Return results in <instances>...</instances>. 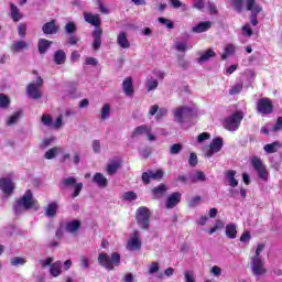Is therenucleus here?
<instances>
[{"label": "nucleus", "mask_w": 282, "mask_h": 282, "mask_svg": "<svg viewBox=\"0 0 282 282\" xmlns=\"http://www.w3.org/2000/svg\"><path fill=\"white\" fill-rule=\"evenodd\" d=\"M98 264L101 265V268H105V270H108L109 272L115 270V265H120V253L113 252L111 253V258L109 254L105 252H100L97 258Z\"/></svg>", "instance_id": "f257e3e1"}, {"label": "nucleus", "mask_w": 282, "mask_h": 282, "mask_svg": "<svg viewBox=\"0 0 282 282\" xmlns=\"http://www.w3.org/2000/svg\"><path fill=\"white\" fill-rule=\"evenodd\" d=\"M21 208H23V210H30V208H34V210L39 209V204L32 198V191H26L22 198L18 200L14 207L15 213H21Z\"/></svg>", "instance_id": "f03ea898"}, {"label": "nucleus", "mask_w": 282, "mask_h": 282, "mask_svg": "<svg viewBox=\"0 0 282 282\" xmlns=\"http://www.w3.org/2000/svg\"><path fill=\"white\" fill-rule=\"evenodd\" d=\"M151 212L149 208L142 206L137 209L135 220L141 230H149Z\"/></svg>", "instance_id": "7ed1b4c3"}, {"label": "nucleus", "mask_w": 282, "mask_h": 282, "mask_svg": "<svg viewBox=\"0 0 282 282\" xmlns=\"http://www.w3.org/2000/svg\"><path fill=\"white\" fill-rule=\"evenodd\" d=\"M242 120H243V113L236 112L224 120L223 127L227 129V131H237Z\"/></svg>", "instance_id": "20e7f679"}, {"label": "nucleus", "mask_w": 282, "mask_h": 282, "mask_svg": "<svg viewBox=\"0 0 282 282\" xmlns=\"http://www.w3.org/2000/svg\"><path fill=\"white\" fill-rule=\"evenodd\" d=\"M43 87V78L37 77L36 83H31L26 87V93L30 98L33 100H39V98H42L43 93H41V88Z\"/></svg>", "instance_id": "39448f33"}, {"label": "nucleus", "mask_w": 282, "mask_h": 282, "mask_svg": "<svg viewBox=\"0 0 282 282\" xmlns=\"http://www.w3.org/2000/svg\"><path fill=\"white\" fill-rule=\"evenodd\" d=\"M221 149H224V139L215 138L209 147L204 148L203 153L205 158H213V155H215V153H219Z\"/></svg>", "instance_id": "423d86ee"}, {"label": "nucleus", "mask_w": 282, "mask_h": 282, "mask_svg": "<svg viewBox=\"0 0 282 282\" xmlns=\"http://www.w3.org/2000/svg\"><path fill=\"white\" fill-rule=\"evenodd\" d=\"M174 121L182 124V122L188 120L193 116V108L182 106L173 110Z\"/></svg>", "instance_id": "0eeeda50"}, {"label": "nucleus", "mask_w": 282, "mask_h": 282, "mask_svg": "<svg viewBox=\"0 0 282 282\" xmlns=\"http://www.w3.org/2000/svg\"><path fill=\"white\" fill-rule=\"evenodd\" d=\"M62 184L65 188L69 186L74 187V192L72 194L73 199H75V197H78V195H80V191H83V183H77L76 177L74 176L63 178Z\"/></svg>", "instance_id": "6e6552de"}, {"label": "nucleus", "mask_w": 282, "mask_h": 282, "mask_svg": "<svg viewBox=\"0 0 282 282\" xmlns=\"http://www.w3.org/2000/svg\"><path fill=\"white\" fill-rule=\"evenodd\" d=\"M142 248V240L140 239V231L134 230L127 242V249L130 251L140 250Z\"/></svg>", "instance_id": "1a4fd4ad"}, {"label": "nucleus", "mask_w": 282, "mask_h": 282, "mask_svg": "<svg viewBox=\"0 0 282 282\" xmlns=\"http://www.w3.org/2000/svg\"><path fill=\"white\" fill-rule=\"evenodd\" d=\"M251 164L254 171H257L260 180H268V171L265 170V165L263 164V161H261V159H259L258 156H252Z\"/></svg>", "instance_id": "9d476101"}, {"label": "nucleus", "mask_w": 282, "mask_h": 282, "mask_svg": "<svg viewBox=\"0 0 282 282\" xmlns=\"http://www.w3.org/2000/svg\"><path fill=\"white\" fill-rule=\"evenodd\" d=\"M247 10L251 12V25H258L257 17L262 10L261 6L257 4L256 0H247Z\"/></svg>", "instance_id": "9b49d317"}, {"label": "nucleus", "mask_w": 282, "mask_h": 282, "mask_svg": "<svg viewBox=\"0 0 282 282\" xmlns=\"http://www.w3.org/2000/svg\"><path fill=\"white\" fill-rule=\"evenodd\" d=\"M252 272L256 276H261V274H265V262L261 257H253L251 263Z\"/></svg>", "instance_id": "f8f14e48"}, {"label": "nucleus", "mask_w": 282, "mask_h": 282, "mask_svg": "<svg viewBox=\"0 0 282 282\" xmlns=\"http://www.w3.org/2000/svg\"><path fill=\"white\" fill-rule=\"evenodd\" d=\"M258 113L268 115L272 113V100L270 98H261L257 102Z\"/></svg>", "instance_id": "ddd939ff"}, {"label": "nucleus", "mask_w": 282, "mask_h": 282, "mask_svg": "<svg viewBox=\"0 0 282 282\" xmlns=\"http://www.w3.org/2000/svg\"><path fill=\"white\" fill-rule=\"evenodd\" d=\"M14 182L10 178H0V191H2L3 195L10 197L12 193H14Z\"/></svg>", "instance_id": "4468645a"}, {"label": "nucleus", "mask_w": 282, "mask_h": 282, "mask_svg": "<svg viewBox=\"0 0 282 282\" xmlns=\"http://www.w3.org/2000/svg\"><path fill=\"white\" fill-rule=\"evenodd\" d=\"M164 177V171L156 170V171H150L142 174V182L144 184H149L151 180H162Z\"/></svg>", "instance_id": "2eb2a0df"}, {"label": "nucleus", "mask_w": 282, "mask_h": 282, "mask_svg": "<svg viewBox=\"0 0 282 282\" xmlns=\"http://www.w3.org/2000/svg\"><path fill=\"white\" fill-rule=\"evenodd\" d=\"M180 202H182V194H180L178 192H175L167 197L165 202V208L171 210V208H175L176 205L180 204Z\"/></svg>", "instance_id": "dca6fc26"}, {"label": "nucleus", "mask_w": 282, "mask_h": 282, "mask_svg": "<svg viewBox=\"0 0 282 282\" xmlns=\"http://www.w3.org/2000/svg\"><path fill=\"white\" fill-rule=\"evenodd\" d=\"M93 182L99 188H107V186H109V180H107V176L100 172L95 173L93 176Z\"/></svg>", "instance_id": "f3484780"}, {"label": "nucleus", "mask_w": 282, "mask_h": 282, "mask_svg": "<svg viewBox=\"0 0 282 282\" xmlns=\"http://www.w3.org/2000/svg\"><path fill=\"white\" fill-rule=\"evenodd\" d=\"M58 30H61V26L56 24L55 20H52L51 22H46L42 26V32H44L45 34H58Z\"/></svg>", "instance_id": "a211bd4d"}, {"label": "nucleus", "mask_w": 282, "mask_h": 282, "mask_svg": "<svg viewBox=\"0 0 282 282\" xmlns=\"http://www.w3.org/2000/svg\"><path fill=\"white\" fill-rule=\"evenodd\" d=\"M25 50H30V44L23 40L14 41L11 44V52H15L17 54H19Z\"/></svg>", "instance_id": "6ab92c4d"}, {"label": "nucleus", "mask_w": 282, "mask_h": 282, "mask_svg": "<svg viewBox=\"0 0 282 282\" xmlns=\"http://www.w3.org/2000/svg\"><path fill=\"white\" fill-rule=\"evenodd\" d=\"M210 28H213V22L205 21V22H200L197 25H195L194 28H192V32H194V34H202L203 32H208V30H210Z\"/></svg>", "instance_id": "aec40b11"}, {"label": "nucleus", "mask_w": 282, "mask_h": 282, "mask_svg": "<svg viewBox=\"0 0 282 282\" xmlns=\"http://www.w3.org/2000/svg\"><path fill=\"white\" fill-rule=\"evenodd\" d=\"M9 8H10V17L12 21H14V23H19V21L23 19V13H21V10L19 9V7H17L14 3H10Z\"/></svg>", "instance_id": "412c9836"}, {"label": "nucleus", "mask_w": 282, "mask_h": 282, "mask_svg": "<svg viewBox=\"0 0 282 282\" xmlns=\"http://www.w3.org/2000/svg\"><path fill=\"white\" fill-rule=\"evenodd\" d=\"M117 44L122 47V50H129L131 47V43L127 37V33L120 32L117 36Z\"/></svg>", "instance_id": "4be33fe9"}, {"label": "nucleus", "mask_w": 282, "mask_h": 282, "mask_svg": "<svg viewBox=\"0 0 282 282\" xmlns=\"http://www.w3.org/2000/svg\"><path fill=\"white\" fill-rule=\"evenodd\" d=\"M80 220H69L66 223L65 230L70 235H76L77 230H80Z\"/></svg>", "instance_id": "5701e85b"}, {"label": "nucleus", "mask_w": 282, "mask_h": 282, "mask_svg": "<svg viewBox=\"0 0 282 282\" xmlns=\"http://www.w3.org/2000/svg\"><path fill=\"white\" fill-rule=\"evenodd\" d=\"M62 273H63V262L56 261L51 264L50 267L51 276H54V278L61 276Z\"/></svg>", "instance_id": "b1692460"}, {"label": "nucleus", "mask_w": 282, "mask_h": 282, "mask_svg": "<svg viewBox=\"0 0 282 282\" xmlns=\"http://www.w3.org/2000/svg\"><path fill=\"white\" fill-rule=\"evenodd\" d=\"M84 19L86 23H90V25H95V26L100 25V15L98 14L94 15V13L85 12Z\"/></svg>", "instance_id": "393cba45"}, {"label": "nucleus", "mask_w": 282, "mask_h": 282, "mask_svg": "<svg viewBox=\"0 0 282 282\" xmlns=\"http://www.w3.org/2000/svg\"><path fill=\"white\" fill-rule=\"evenodd\" d=\"M122 90L126 96H133V79H131V77H128L123 80Z\"/></svg>", "instance_id": "a878e982"}, {"label": "nucleus", "mask_w": 282, "mask_h": 282, "mask_svg": "<svg viewBox=\"0 0 282 282\" xmlns=\"http://www.w3.org/2000/svg\"><path fill=\"white\" fill-rule=\"evenodd\" d=\"M225 235L228 239H237V225L230 223L225 228Z\"/></svg>", "instance_id": "bb28decb"}, {"label": "nucleus", "mask_w": 282, "mask_h": 282, "mask_svg": "<svg viewBox=\"0 0 282 282\" xmlns=\"http://www.w3.org/2000/svg\"><path fill=\"white\" fill-rule=\"evenodd\" d=\"M189 181L192 184H197V182H206V174L202 171H194L189 174Z\"/></svg>", "instance_id": "cd10ccee"}, {"label": "nucleus", "mask_w": 282, "mask_h": 282, "mask_svg": "<svg viewBox=\"0 0 282 282\" xmlns=\"http://www.w3.org/2000/svg\"><path fill=\"white\" fill-rule=\"evenodd\" d=\"M56 213H58V203L52 202L45 207L46 217H56Z\"/></svg>", "instance_id": "c85d7f7f"}, {"label": "nucleus", "mask_w": 282, "mask_h": 282, "mask_svg": "<svg viewBox=\"0 0 282 282\" xmlns=\"http://www.w3.org/2000/svg\"><path fill=\"white\" fill-rule=\"evenodd\" d=\"M22 112L21 110H18L13 112L11 116H9L6 120L7 127H13V124H17L19 120H21Z\"/></svg>", "instance_id": "c756f323"}, {"label": "nucleus", "mask_w": 282, "mask_h": 282, "mask_svg": "<svg viewBox=\"0 0 282 282\" xmlns=\"http://www.w3.org/2000/svg\"><path fill=\"white\" fill-rule=\"evenodd\" d=\"M100 36H102V30L100 29H96L93 33V48L94 50H100V45L102 44V42L100 41Z\"/></svg>", "instance_id": "7c9ffc66"}, {"label": "nucleus", "mask_w": 282, "mask_h": 282, "mask_svg": "<svg viewBox=\"0 0 282 282\" xmlns=\"http://www.w3.org/2000/svg\"><path fill=\"white\" fill-rule=\"evenodd\" d=\"M166 191H169V188L164 184H161L158 187H154L152 189L154 199H160V197H164V195H166Z\"/></svg>", "instance_id": "2f4dec72"}, {"label": "nucleus", "mask_w": 282, "mask_h": 282, "mask_svg": "<svg viewBox=\"0 0 282 282\" xmlns=\"http://www.w3.org/2000/svg\"><path fill=\"white\" fill-rule=\"evenodd\" d=\"M236 175H237V172L235 170H228L226 172V177L229 182V186H231L232 188H237V186H239V181L235 178Z\"/></svg>", "instance_id": "473e14b6"}, {"label": "nucleus", "mask_w": 282, "mask_h": 282, "mask_svg": "<svg viewBox=\"0 0 282 282\" xmlns=\"http://www.w3.org/2000/svg\"><path fill=\"white\" fill-rule=\"evenodd\" d=\"M120 166H122V163H120L119 160L111 161V162L108 163V165H107V173H108L109 175H116V173L118 172V170L120 169Z\"/></svg>", "instance_id": "72a5a7b5"}, {"label": "nucleus", "mask_w": 282, "mask_h": 282, "mask_svg": "<svg viewBox=\"0 0 282 282\" xmlns=\"http://www.w3.org/2000/svg\"><path fill=\"white\" fill-rule=\"evenodd\" d=\"M50 45H52V41L45 40V39H40L37 42V48L40 54H45L47 50H50Z\"/></svg>", "instance_id": "f704fd0d"}, {"label": "nucleus", "mask_w": 282, "mask_h": 282, "mask_svg": "<svg viewBox=\"0 0 282 282\" xmlns=\"http://www.w3.org/2000/svg\"><path fill=\"white\" fill-rule=\"evenodd\" d=\"M175 50L176 52H182L184 54L187 50H193V45H189L186 41H178L175 43Z\"/></svg>", "instance_id": "c9c22d12"}, {"label": "nucleus", "mask_w": 282, "mask_h": 282, "mask_svg": "<svg viewBox=\"0 0 282 282\" xmlns=\"http://www.w3.org/2000/svg\"><path fill=\"white\" fill-rule=\"evenodd\" d=\"M61 153H63V148H52L45 152L44 158L46 160H54V158H56V155H61Z\"/></svg>", "instance_id": "e433bc0d"}, {"label": "nucleus", "mask_w": 282, "mask_h": 282, "mask_svg": "<svg viewBox=\"0 0 282 282\" xmlns=\"http://www.w3.org/2000/svg\"><path fill=\"white\" fill-rule=\"evenodd\" d=\"M53 58H54V63H56V65H63V63H65V58H66L65 51H63V50L56 51Z\"/></svg>", "instance_id": "4c0bfd02"}, {"label": "nucleus", "mask_w": 282, "mask_h": 282, "mask_svg": "<svg viewBox=\"0 0 282 282\" xmlns=\"http://www.w3.org/2000/svg\"><path fill=\"white\" fill-rule=\"evenodd\" d=\"M279 149H281V143L279 141L264 145L265 153H276Z\"/></svg>", "instance_id": "58836bf2"}, {"label": "nucleus", "mask_w": 282, "mask_h": 282, "mask_svg": "<svg viewBox=\"0 0 282 282\" xmlns=\"http://www.w3.org/2000/svg\"><path fill=\"white\" fill-rule=\"evenodd\" d=\"M236 50H237V47L234 44H227L225 46V51L221 55L223 61H226V58H228V56H232V54H235Z\"/></svg>", "instance_id": "ea45409f"}, {"label": "nucleus", "mask_w": 282, "mask_h": 282, "mask_svg": "<svg viewBox=\"0 0 282 282\" xmlns=\"http://www.w3.org/2000/svg\"><path fill=\"white\" fill-rule=\"evenodd\" d=\"M248 0H232L231 4L234 10H236L237 12H241V10H243V6H246V8H248Z\"/></svg>", "instance_id": "a19ab883"}, {"label": "nucleus", "mask_w": 282, "mask_h": 282, "mask_svg": "<svg viewBox=\"0 0 282 282\" xmlns=\"http://www.w3.org/2000/svg\"><path fill=\"white\" fill-rule=\"evenodd\" d=\"M111 116V106L109 104H105L100 111L101 120H107Z\"/></svg>", "instance_id": "79ce46f5"}, {"label": "nucleus", "mask_w": 282, "mask_h": 282, "mask_svg": "<svg viewBox=\"0 0 282 282\" xmlns=\"http://www.w3.org/2000/svg\"><path fill=\"white\" fill-rule=\"evenodd\" d=\"M226 225L223 223L221 219L216 220L215 225L213 228L207 230L208 235H215V232H218V230H224V227Z\"/></svg>", "instance_id": "37998d69"}, {"label": "nucleus", "mask_w": 282, "mask_h": 282, "mask_svg": "<svg viewBox=\"0 0 282 282\" xmlns=\"http://www.w3.org/2000/svg\"><path fill=\"white\" fill-rule=\"evenodd\" d=\"M151 128L148 126H141L134 129L133 133H132V138H135L138 135H147V133H149V130Z\"/></svg>", "instance_id": "c03bdc74"}, {"label": "nucleus", "mask_w": 282, "mask_h": 282, "mask_svg": "<svg viewBox=\"0 0 282 282\" xmlns=\"http://www.w3.org/2000/svg\"><path fill=\"white\" fill-rule=\"evenodd\" d=\"M213 56H215V51L209 48L203 55H200V57L198 58V63H206L207 61L213 58Z\"/></svg>", "instance_id": "a18cd8bd"}, {"label": "nucleus", "mask_w": 282, "mask_h": 282, "mask_svg": "<svg viewBox=\"0 0 282 282\" xmlns=\"http://www.w3.org/2000/svg\"><path fill=\"white\" fill-rule=\"evenodd\" d=\"M158 85H159L158 79L153 77H151L145 82V87L148 91H153L154 89H158Z\"/></svg>", "instance_id": "49530a36"}, {"label": "nucleus", "mask_w": 282, "mask_h": 282, "mask_svg": "<svg viewBox=\"0 0 282 282\" xmlns=\"http://www.w3.org/2000/svg\"><path fill=\"white\" fill-rule=\"evenodd\" d=\"M10 107V97L6 94H0V109H8Z\"/></svg>", "instance_id": "de8ad7c7"}, {"label": "nucleus", "mask_w": 282, "mask_h": 282, "mask_svg": "<svg viewBox=\"0 0 282 282\" xmlns=\"http://www.w3.org/2000/svg\"><path fill=\"white\" fill-rule=\"evenodd\" d=\"M123 202H134V199H138V195L133 191H129L122 194Z\"/></svg>", "instance_id": "09e8293b"}, {"label": "nucleus", "mask_w": 282, "mask_h": 282, "mask_svg": "<svg viewBox=\"0 0 282 282\" xmlns=\"http://www.w3.org/2000/svg\"><path fill=\"white\" fill-rule=\"evenodd\" d=\"M41 120H42V123L44 124V127H47L48 129L53 128L54 120L52 119V116L43 115Z\"/></svg>", "instance_id": "8fccbe9b"}, {"label": "nucleus", "mask_w": 282, "mask_h": 282, "mask_svg": "<svg viewBox=\"0 0 282 282\" xmlns=\"http://www.w3.org/2000/svg\"><path fill=\"white\" fill-rule=\"evenodd\" d=\"M208 3H210V0H195L193 8L202 10L203 8H206Z\"/></svg>", "instance_id": "3c124183"}, {"label": "nucleus", "mask_w": 282, "mask_h": 282, "mask_svg": "<svg viewBox=\"0 0 282 282\" xmlns=\"http://www.w3.org/2000/svg\"><path fill=\"white\" fill-rule=\"evenodd\" d=\"M158 21H159V23H161V25H165V28H167V30H173V28H175V25L173 24V21H171L166 18H159Z\"/></svg>", "instance_id": "603ef678"}, {"label": "nucleus", "mask_w": 282, "mask_h": 282, "mask_svg": "<svg viewBox=\"0 0 282 282\" xmlns=\"http://www.w3.org/2000/svg\"><path fill=\"white\" fill-rule=\"evenodd\" d=\"M79 265L83 270H89V258L87 256L79 257Z\"/></svg>", "instance_id": "864d4df0"}, {"label": "nucleus", "mask_w": 282, "mask_h": 282, "mask_svg": "<svg viewBox=\"0 0 282 282\" xmlns=\"http://www.w3.org/2000/svg\"><path fill=\"white\" fill-rule=\"evenodd\" d=\"M241 89H243V84H236L229 89L230 96H235L237 94H241Z\"/></svg>", "instance_id": "5fc2aeb1"}, {"label": "nucleus", "mask_w": 282, "mask_h": 282, "mask_svg": "<svg viewBox=\"0 0 282 282\" xmlns=\"http://www.w3.org/2000/svg\"><path fill=\"white\" fill-rule=\"evenodd\" d=\"M202 202V197L200 196H194L189 199L188 202V206L191 208H195L196 206H199V203Z\"/></svg>", "instance_id": "6e6d98bb"}, {"label": "nucleus", "mask_w": 282, "mask_h": 282, "mask_svg": "<svg viewBox=\"0 0 282 282\" xmlns=\"http://www.w3.org/2000/svg\"><path fill=\"white\" fill-rule=\"evenodd\" d=\"M180 151H182V144H180V143H175V144L171 145V148H170V153L172 155H177L180 153Z\"/></svg>", "instance_id": "4d7b16f0"}, {"label": "nucleus", "mask_w": 282, "mask_h": 282, "mask_svg": "<svg viewBox=\"0 0 282 282\" xmlns=\"http://www.w3.org/2000/svg\"><path fill=\"white\" fill-rule=\"evenodd\" d=\"M160 272V264L158 262H152L149 265V274H155Z\"/></svg>", "instance_id": "13d9d810"}, {"label": "nucleus", "mask_w": 282, "mask_h": 282, "mask_svg": "<svg viewBox=\"0 0 282 282\" xmlns=\"http://www.w3.org/2000/svg\"><path fill=\"white\" fill-rule=\"evenodd\" d=\"M65 32L66 34H74V32H76V24H74V22H68L65 25Z\"/></svg>", "instance_id": "bf43d9fd"}, {"label": "nucleus", "mask_w": 282, "mask_h": 282, "mask_svg": "<svg viewBox=\"0 0 282 282\" xmlns=\"http://www.w3.org/2000/svg\"><path fill=\"white\" fill-rule=\"evenodd\" d=\"M206 140H210V133H208V132H203L197 137L198 144L206 142Z\"/></svg>", "instance_id": "052dcab7"}, {"label": "nucleus", "mask_w": 282, "mask_h": 282, "mask_svg": "<svg viewBox=\"0 0 282 282\" xmlns=\"http://www.w3.org/2000/svg\"><path fill=\"white\" fill-rule=\"evenodd\" d=\"M63 128V115H59L55 122H53V128L52 129H62Z\"/></svg>", "instance_id": "680f3d73"}, {"label": "nucleus", "mask_w": 282, "mask_h": 282, "mask_svg": "<svg viewBox=\"0 0 282 282\" xmlns=\"http://www.w3.org/2000/svg\"><path fill=\"white\" fill-rule=\"evenodd\" d=\"M26 31H28V28L25 26V24H20L18 26V34L19 36H21V39H25Z\"/></svg>", "instance_id": "e2e57ef3"}, {"label": "nucleus", "mask_w": 282, "mask_h": 282, "mask_svg": "<svg viewBox=\"0 0 282 282\" xmlns=\"http://www.w3.org/2000/svg\"><path fill=\"white\" fill-rule=\"evenodd\" d=\"M189 166H197V154L191 153L188 160Z\"/></svg>", "instance_id": "0e129e2a"}, {"label": "nucleus", "mask_w": 282, "mask_h": 282, "mask_svg": "<svg viewBox=\"0 0 282 282\" xmlns=\"http://www.w3.org/2000/svg\"><path fill=\"white\" fill-rule=\"evenodd\" d=\"M25 263V260L23 258L15 257L11 259L12 265H23Z\"/></svg>", "instance_id": "69168bd1"}, {"label": "nucleus", "mask_w": 282, "mask_h": 282, "mask_svg": "<svg viewBox=\"0 0 282 282\" xmlns=\"http://www.w3.org/2000/svg\"><path fill=\"white\" fill-rule=\"evenodd\" d=\"M210 272L214 276H221V268L217 267V265H214L212 269H210Z\"/></svg>", "instance_id": "338daca9"}, {"label": "nucleus", "mask_w": 282, "mask_h": 282, "mask_svg": "<svg viewBox=\"0 0 282 282\" xmlns=\"http://www.w3.org/2000/svg\"><path fill=\"white\" fill-rule=\"evenodd\" d=\"M281 129H282V118L280 117L278 118L276 123L273 126L272 131H281Z\"/></svg>", "instance_id": "774afa93"}]
</instances>
